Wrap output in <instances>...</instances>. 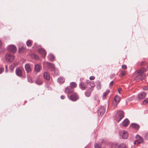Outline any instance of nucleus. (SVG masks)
<instances>
[{"mask_svg":"<svg viewBox=\"0 0 148 148\" xmlns=\"http://www.w3.org/2000/svg\"><path fill=\"white\" fill-rule=\"evenodd\" d=\"M16 73L17 75L19 76H22V72L21 69L18 68L16 69Z\"/></svg>","mask_w":148,"mask_h":148,"instance_id":"13","label":"nucleus"},{"mask_svg":"<svg viewBox=\"0 0 148 148\" xmlns=\"http://www.w3.org/2000/svg\"><path fill=\"white\" fill-rule=\"evenodd\" d=\"M90 85L91 87H94L95 86V85L94 83L92 82H90Z\"/></svg>","mask_w":148,"mask_h":148,"instance_id":"35","label":"nucleus"},{"mask_svg":"<svg viewBox=\"0 0 148 148\" xmlns=\"http://www.w3.org/2000/svg\"><path fill=\"white\" fill-rule=\"evenodd\" d=\"M145 138L146 140L148 139V132L147 133L145 136Z\"/></svg>","mask_w":148,"mask_h":148,"instance_id":"38","label":"nucleus"},{"mask_svg":"<svg viewBox=\"0 0 148 148\" xmlns=\"http://www.w3.org/2000/svg\"><path fill=\"white\" fill-rule=\"evenodd\" d=\"M124 117L123 112L120 111L117 112L116 116L115 119L116 121L119 122Z\"/></svg>","mask_w":148,"mask_h":148,"instance_id":"1","label":"nucleus"},{"mask_svg":"<svg viewBox=\"0 0 148 148\" xmlns=\"http://www.w3.org/2000/svg\"><path fill=\"white\" fill-rule=\"evenodd\" d=\"M35 83L38 85H41L42 84V82L41 79L37 78L35 81Z\"/></svg>","mask_w":148,"mask_h":148,"instance_id":"22","label":"nucleus"},{"mask_svg":"<svg viewBox=\"0 0 148 148\" xmlns=\"http://www.w3.org/2000/svg\"><path fill=\"white\" fill-rule=\"evenodd\" d=\"M78 99V96L75 93H73L70 97V99L73 101H75Z\"/></svg>","mask_w":148,"mask_h":148,"instance_id":"7","label":"nucleus"},{"mask_svg":"<svg viewBox=\"0 0 148 148\" xmlns=\"http://www.w3.org/2000/svg\"><path fill=\"white\" fill-rule=\"evenodd\" d=\"M146 95V94L144 92H142L139 93L138 95L139 99H143L145 98Z\"/></svg>","mask_w":148,"mask_h":148,"instance_id":"10","label":"nucleus"},{"mask_svg":"<svg viewBox=\"0 0 148 148\" xmlns=\"http://www.w3.org/2000/svg\"><path fill=\"white\" fill-rule=\"evenodd\" d=\"M136 140L134 142V145H138L139 144L143 143V140L141 137L137 135L136 136Z\"/></svg>","mask_w":148,"mask_h":148,"instance_id":"4","label":"nucleus"},{"mask_svg":"<svg viewBox=\"0 0 148 148\" xmlns=\"http://www.w3.org/2000/svg\"><path fill=\"white\" fill-rule=\"evenodd\" d=\"M43 76L44 78L47 80H49L50 79L49 75L47 72H45L44 73Z\"/></svg>","mask_w":148,"mask_h":148,"instance_id":"17","label":"nucleus"},{"mask_svg":"<svg viewBox=\"0 0 148 148\" xmlns=\"http://www.w3.org/2000/svg\"><path fill=\"white\" fill-rule=\"evenodd\" d=\"M5 58L6 61L9 62H12L14 59V56L10 53H6L5 56Z\"/></svg>","mask_w":148,"mask_h":148,"instance_id":"2","label":"nucleus"},{"mask_svg":"<svg viewBox=\"0 0 148 148\" xmlns=\"http://www.w3.org/2000/svg\"><path fill=\"white\" fill-rule=\"evenodd\" d=\"M79 86L82 90H84L86 89L87 87V84L81 82L79 84Z\"/></svg>","mask_w":148,"mask_h":148,"instance_id":"8","label":"nucleus"},{"mask_svg":"<svg viewBox=\"0 0 148 148\" xmlns=\"http://www.w3.org/2000/svg\"><path fill=\"white\" fill-rule=\"evenodd\" d=\"M5 71L6 72H8V66L7 65L5 66Z\"/></svg>","mask_w":148,"mask_h":148,"instance_id":"45","label":"nucleus"},{"mask_svg":"<svg viewBox=\"0 0 148 148\" xmlns=\"http://www.w3.org/2000/svg\"><path fill=\"white\" fill-rule=\"evenodd\" d=\"M41 69V67L38 64H36L35 66V70L37 72H38L40 71Z\"/></svg>","mask_w":148,"mask_h":148,"instance_id":"19","label":"nucleus"},{"mask_svg":"<svg viewBox=\"0 0 148 148\" xmlns=\"http://www.w3.org/2000/svg\"><path fill=\"white\" fill-rule=\"evenodd\" d=\"M28 82L30 83H32L33 82L32 80L31 77H28Z\"/></svg>","mask_w":148,"mask_h":148,"instance_id":"37","label":"nucleus"},{"mask_svg":"<svg viewBox=\"0 0 148 148\" xmlns=\"http://www.w3.org/2000/svg\"><path fill=\"white\" fill-rule=\"evenodd\" d=\"M125 72L124 71H121V74L120 75V76L121 77H123V76L125 74Z\"/></svg>","mask_w":148,"mask_h":148,"instance_id":"36","label":"nucleus"},{"mask_svg":"<svg viewBox=\"0 0 148 148\" xmlns=\"http://www.w3.org/2000/svg\"><path fill=\"white\" fill-rule=\"evenodd\" d=\"M146 71V69L144 68L138 71V73L139 74V75L137 76V78L141 80L143 79L144 78L145 76L144 75H141V74Z\"/></svg>","mask_w":148,"mask_h":148,"instance_id":"3","label":"nucleus"},{"mask_svg":"<svg viewBox=\"0 0 148 148\" xmlns=\"http://www.w3.org/2000/svg\"><path fill=\"white\" fill-rule=\"evenodd\" d=\"M48 66L49 68L52 70L53 69L55 68L54 64L50 63H48Z\"/></svg>","mask_w":148,"mask_h":148,"instance_id":"24","label":"nucleus"},{"mask_svg":"<svg viewBox=\"0 0 148 148\" xmlns=\"http://www.w3.org/2000/svg\"><path fill=\"white\" fill-rule=\"evenodd\" d=\"M97 84V88L98 89H100L101 88V84L99 81H97L96 82Z\"/></svg>","mask_w":148,"mask_h":148,"instance_id":"25","label":"nucleus"},{"mask_svg":"<svg viewBox=\"0 0 148 148\" xmlns=\"http://www.w3.org/2000/svg\"><path fill=\"white\" fill-rule=\"evenodd\" d=\"M143 103L144 104H148V99H146L143 102Z\"/></svg>","mask_w":148,"mask_h":148,"instance_id":"34","label":"nucleus"},{"mask_svg":"<svg viewBox=\"0 0 148 148\" xmlns=\"http://www.w3.org/2000/svg\"><path fill=\"white\" fill-rule=\"evenodd\" d=\"M129 123V120L127 119H126L123 122V125L124 126H126L128 125Z\"/></svg>","mask_w":148,"mask_h":148,"instance_id":"18","label":"nucleus"},{"mask_svg":"<svg viewBox=\"0 0 148 148\" xmlns=\"http://www.w3.org/2000/svg\"><path fill=\"white\" fill-rule=\"evenodd\" d=\"M111 147L112 148H115L117 146V144L115 143H111L110 144Z\"/></svg>","mask_w":148,"mask_h":148,"instance_id":"31","label":"nucleus"},{"mask_svg":"<svg viewBox=\"0 0 148 148\" xmlns=\"http://www.w3.org/2000/svg\"><path fill=\"white\" fill-rule=\"evenodd\" d=\"M130 126L136 129H138L139 128V126L138 125L135 123H133L130 125Z\"/></svg>","mask_w":148,"mask_h":148,"instance_id":"20","label":"nucleus"},{"mask_svg":"<svg viewBox=\"0 0 148 148\" xmlns=\"http://www.w3.org/2000/svg\"><path fill=\"white\" fill-rule=\"evenodd\" d=\"M95 77L94 76H91L89 78V79L90 80H93L95 79Z\"/></svg>","mask_w":148,"mask_h":148,"instance_id":"41","label":"nucleus"},{"mask_svg":"<svg viewBox=\"0 0 148 148\" xmlns=\"http://www.w3.org/2000/svg\"><path fill=\"white\" fill-rule=\"evenodd\" d=\"M105 109L104 107H101L98 110V113H99L101 116H102L105 112Z\"/></svg>","mask_w":148,"mask_h":148,"instance_id":"12","label":"nucleus"},{"mask_svg":"<svg viewBox=\"0 0 148 148\" xmlns=\"http://www.w3.org/2000/svg\"><path fill=\"white\" fill-rule=\"evenodd\" d=\"M73 91V88L71 86H68L66 88L65 92L69 94L72 92Z\"/></svg>","mask_w":148,"mask_h":148,"instance_id":"11","label":"nucleus"},{"mask_svg":"<svg viewBox=\"0 0 148 148\" xmlns=\"http://www.w3.org/2000/svg\"><path fill=\"white\" fill-rule=\"evenodd\" d=\"M26 44L28 47H31L32 45L31 40H28L26 42Z\"/></svg>","mask_w":148,"mask_h":148,"instance_id":"28","label":"nucleus"},{"mask_svg":"<svg viewBox=\"0 0 148 148\" xmlns=\"http://www.w3.org/2000/svg\"><path fill=\"white\" fill-rule=\"evenodd\" d=\"M120 98L119 96H116L114 99L113 103L114 104L115 106H116L120 101Z\"/></svg>","mask_w":148,"mask_h":148,"instance_id":"9","label":"nucleus"},{"mask_svg":"<svg viewBox=\"0 0 148 148\" xmlns=\"http://www.w3.org/2000/svg\"><path fill=\"white\" fill-rule=\"evenodd\" d=\"M122 68L123 69H127V66L125 65H123L122 66Z\"/></svg>","mask_w":148,"mask_h":148,"instance_id":"40","label":"nucleus"},{"mask_svg":"<svg viewBox=\"0 0 148 148\" xmlns=\"http://www.w3.org/2000/svg\"><path fill=\"white\" fill-rule=\"evenodd\" d=\"M2 43L1 40L0 39V48L2 47Z\"/></svg>","mask_w":148,"mask_h":148,"instance_id":"44","label":"nucleus"},{"mask_svg":"<svg viewBox=\"0 0 148 148\" xmlns=\"http://www.w3.org/2000/svg\"><path fill=\"white\" fill-rule=\"evenodd\" d=\"M25 46L24 45V46H23V47H19V51H23L25 50Z\"/></svg>","mask_w":148,"mask_h":148,"instance_id":"33","label":"nucleus"},{"mask_svg":"<svg viewBox=\"0 0 148 148\" xmlns=\"http://www.w3.org/2000/svg\"><path fill=\"white\" fill-rule=\"evenodd\" d=\"M48 58L49 60H50L53 61L54 60L55 57L52 54H49L48 56Z\"/></svg>","mask_w":148,"mask_h":148,"instance_id":"21","label":"nucleus"},{"mask_svg":"<svg viewBox=\"0 0 148 148\" xmlns=\"http://www.w3.org/2000/svg\"><path fill=\"white\" fill-rule=\"evenodd\" d=\"M14 65L15 66H16L17 65H18V62H16V63H14Z\"/></svg>","mask_w":148,"mask_h":148,"instance_id":"49","label":"nucleus"},{"mask_svg":"<svg viewBox=\"0 0 148 148\" xmlns=\"http://www.w3.org/2000/svg\"><path fill=\"white\" fill-rule=\"evenodd\" d=\"M39 53L44 56H45L46 54V51L43 49L41 48L39 50Z\"/></svg>","mask_w":148,"mask_h":148,"instance_id":"16","label":"nucleus"},{"mask_svg":"<svg viewBox=\"0 0 148 148\" xmlns=\"http://www.w3.org/2000/svg\"><path fill=\"white\" fill-rule=\"evenodd\" d=\"M25 69L27 73L30 72L32 70V69L30 66L28 64H27L25 65Z\"/></svg>","mask_w":148,"mask_h":148,"instance_id":"15","label":"nucleus"},{"mask_svg":"<svg viewBox=\"0 0 148 148\" xmlns=\"http://www.w3.org/2000/svg\"><path fill=\"white\" fill-rule=\"evenodd\" d=\"M68 98H69V95H68Z\"/></svg>","mask_w":148,"mask_h":148,"instance_id":"51","label":"nucleus"},{"mask_svg":"<svg viewBox=\"0 0 148 148\" xmlns=\"http://www.w3.org/2000/svg\"><path fill=\"white\" fill-rule=\"evenodd\" d=\"M143 89L144 90H147L148 88L147 87L145 86L143 88Z\"/></svg>","mask_w":148,"mask_h":148,"instance_id":"43","label":"nucleus"},{"mask_svg":"<svg viewBox=\"0 0 148 148\" xmlns=\"http://www.w3.org/2000/svg\"><path fill=\"white\" fill-rule=\"evenodd\" d=\"M120 135L123 138L126 139L128 138V134L127 131L123 130L120 132Z\"/></svg>","mask_w":148,"mask_h":148,"instance_id":"5","label":"nucleus"},{"mask_svg":"<svg viewBox=\"0 0 148 148\" xmlns=\"http://www.w3.org/2000/svg\"><path fill=\"white\" fill-rule=\"evenodd\" d=\"M65 81L63 77H60L58 79V82L60 83H63Z\"/></svg>","mask_w":148,"mask_h":148,"instance_id":"23","label":"nucleus"},{"mask_svg":"<svg viewBox=\"0 0 148 148\" xmlns=\"http://www.w3.org/2000/svg\"><path fill=\"white\" fill-rule=\"evenodd\" d=\"M60 98H61V99H64L65 98L64 97L63 95H61V96Z\"/></svg>","mask_w":148,"mask_h":148,"instance_id":"47","label":"nucleus"},{"mask_svg":"<svg viewBox=\"0 0 148 148\" xmlns=\"http://www.w3.org/2000/svg\"><path fill=\"white\" fill-rule=\"evenodd\" d=\"M71 86L73 88H75L77 86V84L75 82H72L70 83Z\"/></svg>","mask_w":148,"mask_h":148,"instance_id":"30","label":"nucleus"},{"mask_svg":"<svg viewBox=\"0 0 148 148\" xmlns=\"http://www.w3.org/2000/svg\"><path fill=\"white\" fill-rule=\"evenodd\" d=\"M93 89L92 88H90L87 91L85 92V95L87 97H89L91 95V93L93 90Z\"/></svg>","mask_w":148,"mask_h":148,"instance_id":"14","label":"nucleus"},{"mask_svg":"<svg viewBox=\"0 0 148 148\" xmlns=\"http://www.w3.org/2000/svg\"><path fill=\"white\" fill-rule=\"evenodd\" d=\"M110 92V90H107L105 92H104L103 95V98H105L106 96L109 94Z\"/></svg>","mask_w":148,"mask_h":148,"instance_id":"27","label":"nucleus"},{"mask_svg":"<svg viewBox=\"0 0 148 148\" xmlns=\"http://www.w3.org/2000/svg\"><path fill=\"white\" fill-rule=\"evenodd\" d=\"M4 69L3 68H0V74L3 71Z\"/></svg>","mask_w":148,"mask_h":148,"instance_id":"42","label":"nucleus"},{"mask_svg":"<svg viewBox=\"0 0 148 148\" xmlns=\"http://www.w3.org/2000/svg\"><path fill=\"white\" fill-rule=\"evenodd\" d=\"M113 81H112L110 83V85H109V86L111 88L112 87V86L113 85Z\"/></svg>","mask_w":148,"mask_h":148,"instance_id":"39","label":"nucleus"},{"mask_svg":"<svg viewBox=\"0 0 148 148\" xmlns=\"http://www.w3.org/2000/svg\"><path fill=\"white\" fill-rule=\"evenodd\" d=\"M131 148H135L134 146H132Z\"/></svg>","mask_w":148,"mask_h":148,"instance_id":"50","label":"nucleus"},{"mask_svg":"<svg viewBox=\"0 0 148 148\" xmlns=\"http://www.w3.org/2000/svg\"><path fill=\"white\" fill-rule=\"evenodd\" d=\"M8 48L9 50L12 53H15L17 49L16 47L13 45H9Z\"/></svg>","mask_w":148,"mask_h":148,"instance_id":"6","label":"nucleus"},{"mask_svg":"<svg viewBox=\"0 0 148 148\" xmlns=\"http://www.w3.org/2000/svg\"><path fill=\"white\" fill-rule=\"evenodd\" d=\"M34 57H35L36 59H37L38 58V56L37 55H34Z\"/></svg>","mask_w":148,"mask_h":148,"instance_id":"48","label":"nucleus"},{"mask_svg":"<svg viewBox=\"0 0 148 148\" xmlns=\"http://www.w3.org/2000/svg\"><path fill=\"white\" fill-rule=\"evenodd\" d=\"M122 88H119L118 90V92L120 94V92Z\"/></svg>","mask_w":148,"mask_h":148,"instance_id":"46","label":"nucleus"},{"mask_svg":"<svg viewBox=\"0 0 148 148\" xmlns=\"http://www.w3.org/2000/svg\"><path fill=\"white\" fill-rule=\"evenodd\" d=\"M94 99L96 101V102L97 103H99V97L98 95H95L94 97Z\"/></svg>","mask_w":148,"mask_h":148,"instance_id":"29","label":"nucleus"},{"mask_svg":"<svg viewBox=\"0 0 148 148\" xmlns=\"http://www.w3.org/2000/svg\"><path fill=\"white\" fill-rule=\"evenodd\" d=\"M118 148H127V147L125 144L122 143L118 146Z\"/></svg>","mask_w":148,"mask_h":148,"instance_id":"26","label":"nucleus"},{"mask_svg":"<svg viewBox=\"0 0 148 148\" xmlns=\"http://www.w3.org/2000/svg\"><path fill=\"white\" fill-rule=\"evenodd\" d=\"M95 148H100L101 147V145L100 144L96 143L95 145Z\"/></svg>","mask_w":148,"mask_h":148,"instance_id":"32","label":"nucleus"}]
</instances>
